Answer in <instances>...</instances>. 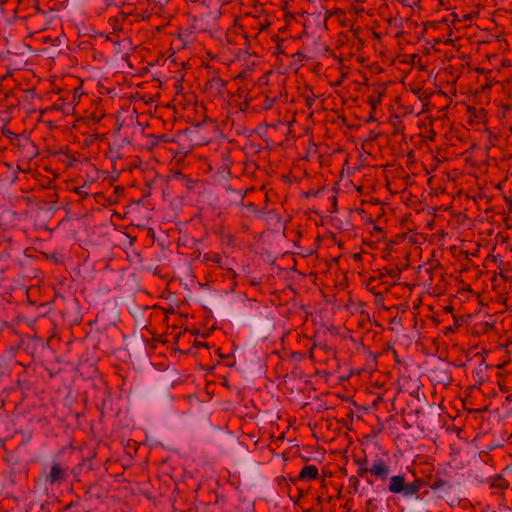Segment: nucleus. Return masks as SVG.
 I'll use <instances>...</instances> for the list:
<instances>
[{
  "label": "nucleus",
  "mask_w": 512,
  "mask_h": 512,
  "mask_svg": "<svg viewBox=\"0 0 512 512\" xmlns=\"http://www.w3.org/2000/svg\"><path fill=\"white\" fill-rule=\"evenodd\" d=\"M86 188V184H84L83 186L81 187H78L75 189V193L78 194L79 196H81L82 198L88 196V192L85 190Z\"/></svg>",
  "instance_id": "nucleus-12"
},
{
  "label": "nucleus",
  "mask_w": 512,
  "mask_h": 512,
  "mask_svg": "<svg viewBox=\"0 0 512 512\" xmlns=\"http://www.w3.org/2000/svg\"><path fill=\"white\" fill-rule=\"evenodd\" d=\"M384 95V91L379 93V99L377 101H371V105L375 106L376 104L380 103L381 97Z\"/></svg>",
  "instance_id": "nucleus-17"
},
{
  "label": "nucleus",
  "mask_w": 512,
  "mask_h": 512,
  "mask_svg": "<svg viewBox=\"0 0 512 512\" xmlns=\"http://www.w3.org/2000/svg\"><path fill=\"white\" fill-rule=\"evenodd\" d=\"M213 82L215 83V85H217L220 88L225 87L227 85V81H225L219 77L213 79Z\"/></svg>",
  "instance_id": "nucleus-15"
},
{
  "label": "nucleus",
  "mask_w": 512,
  "mask_h": 512,
  "mask_svg": "<svg viewBox=\"0 0 512 512\" xmlns=\"http://www.w3.org/2000/svg\"><path fill=\"white\" fill-rule=\"evenodd\" d=\"M83 470H86V471L92 470V463H91L90 459H83L79 464H77L72 469V474L76 481H79V476L81 475Z\"/></svg>",
  "instance_id": "nucleus-6"
},
{
  "label": "nucleus",
  "mask_w": 512,
  "mask_h": 512,
  "mask_svg": "<svg viewBox=\"0 0 512 512\" xmlns=\"http://www.w3.org/2000/svg\"><path fill=\"white\" fill-rule=\"evenodd\" d=\"M428 487L434 491L444 490L447 487H450V484L441 478H436L431 482L427 483Z\"/></svg>",
  "instance_id": "nucleus-8"
},
{
  "label": "nucleus",
  "mask_w": 512,
  "mask_h": 512,
  "mask_svg": "<svg viewBox=\"0 0 512 512\" xmlns=\"http://www.w3.org/2000/svg\"><path fill=\"white\" fill-rule=\"evenodd\" d=\"M354 259H355V260H360V259H361V254L356 253V254L354 255Z\"/></svg>",
  "instance_id": "nucleus-20"
},
{
  "label": "nucleus",
  "mask_w": 512,
  "mask_h": 512,
  "mask_svg": "<svg viewBox=\"0 0 512 512\" xmlns=\"http://www.w3.org/2000/svg\"><path fill=\"white\" fill-rule=\"evenodd\" d=\"M198 346H200V347H203V346L207 347V344H205V343H198Z\"/></svg>",
  "instance_id": "nucleus-24"
},
{
  "label": "nucleus",
  "mask_w": 512,
  "mask_h": 512,
  "mask_svg": "<svg viewBox=\"0 0 512 512\" xmlns=\"http://www.w3.org/2000/svg\"><path fill=\"white\" fill-rule=\"evenodd\" d=\"M323 502H324V499L322 497L318 496L316 498L317 506H321L323 504Z\"/></svg>",
  "instance_id": "nucleus-19"
},
{
  "label": "nucleus",
  "mask_w": 512,
  "mask_h": 512,
  "mask_svg": "<svg viewBox=\"0 0 512 512\" xmlns=\"http://www.w3.org/2000/svg\"><path fill=\"white\" fill-rule=\"evenodd\" d=\"M85 500H92L94 498H100L101 492L97 483L90 484L85 491Z\"/></svg>",
  "instance_id": "nucleus-7"
},
{
  "label": "nucleus",
  "mask_w": 512,
  "mask_h": 512,
  "mask_svg": "<svg viewBox=\"0 0 512 512\" xmlns=\"http://www.w3.org/2000/svg\"><path fill=\"white\" fill-rule=\"evenodd\" d=\"M368 472L375 476L377 479L385 481L390 474V468L382 458H377L373 461L370 468L363 466L358 468L357 476L364 477Z\"/></svg>",
  "instance_id": "nucleus-1"
},
{
  "label": "nucleus",
  "mask_w": 512,
  "mask_h": 512,
  "mask_svg": "<svg viewBox=\"0 0 512 512\" xmlns=\"http://www.w3.org/2000/svg\"><path fill=\"white\" fill-rule=\"evenodd\" d=\"M175 178L177 179H180L183 184L188 188V189H192L194 187V181H192L191 179L187 178L184 174H182L181 172H177L175 175H174Z\"/></svg>",
  "instance_id": "nucleus-10"
},
{
  "label": "nucleus",
  "mask_w": 512,
  "mask_h": 512,
  "mask_svg": "<svg viewBox=\"0 0 512 512\" xmlns=\"http://www.w3.org/2000/svg\"><path fill=\"white\" fill-rule=\"evenodd\" d=\"M74 505H75V504H74L73 502H71V503H69V504L66 506V508H65V509H70L71 507H74Z\"/></svg>",
  "instance_id": "nucleus-21"
},
{
  "label": "nucleus",
  "mask_w": 512,
  "mask_h": 512,
  "mask_svg": "<svg viewBox=\"0 0 512 512\" xmlns=\"http://www.w3.org/2000/svg\"><path fill=\"white\" fill-rule=\"evenodd\" d=\"M366 481H367L370 485H372V484H373V481H372L370 478H367V479H366Z\"/></svg>",
  "instance_id": "nucleus-23"
},
{
  "label": "nucleus",
  "mask_w": 512,
  "mask_h": 512,
  "mask_svg": "<svg viewBox=\"0 0 512 512\" xmlns=\"http://www.w3.org/2000/svg\"><path fill=\"white\" fill-rule=\"evenodd\" d=\"M165 137H166V135H161L159 138H160L161 140H164V141H165Z\"/></svg>",
  "instance_id": "nucleus-25"
},
{
  "label": "nucleus",
  "mask_w": 512,
  "mask_h": 512,
  "mask_svg": "<svg viewBox=\"0 0 512 512\" xmlns=\"http://www.w3.org/2000/svg\"><path fill=\"white\" fill-rule=\"evenodd\" d=\"M425 482L421 478H415L412 482L406 483L402 496L406 499L416 496L419 491L424 487Z\"/></svg>",
  "instance_id": "nucleus-4"
},
{
  "label": "nucleus",
  "mask_w": 512,
  "mask_h": 512,
  "mask_svg": "<svg viewBox=\"0 0 512 512\" xmlns=\"http://www.w3.org/2000/svg\"><path fill=\"white\" fill-rule=\"evenodd\" d=\"M354 462L358 466V468H360L363 466H367L368 459H367V457L358 458V459H355Z\"/></svg>",
  "instance_id": "nucleus-13"
},
{
  "label": "nucleus",
  "mask_w": 512,
  "mask_h": 512,
  "mask_svg": "<svg viewBox=\"0 0 512 512\" xmlns=\"http://www.w3.org/2000/svg\"><path fill=\"white\" fill-rule=\"evenodd\" d=\"M401 272L399 268H392L387 270V275L393 280H398L401 277Z\"/></svg>",
  "instance_id": "nucleus-11"
},
{
  "label": "nucleus",
  "mask_w": 512,
  "mask_h": 512,
  "mask_svg": "<svg viewBox=\"0 0 512 512\" xmlns=\"http://www.w3.org/2000/svg\"><path fill=\"white\" fill-rule=\"evenodd\" d=\"M314 101H315L314 98H308L307 101H306V105L308 107H312Z\"/></svg>",
  "instance_id": "nucleus-18"
},
{
  "label": "nucleus",
  "mask_w": 512,
  "mask_h": 512,
  "mask_svg": "<svg viewBox=\"0 0 512 512\" xmlns=\"http://www.w3.org/2000/svg\"><path fill=\"white\" fill-rule=\"evenodd\" d=\"M317 477L318 468L315 465H305L298 475V480H314Z\"/></svg>",
  "instance_id": "nucleus-5"
},
{
  "label": "nucleus",
  "mask_w": 512,
  "mask_h": 512,
  "mask_svg": "<svg viewBox=\"0 0 512 512\" xmlns=\"http://www.w3.org/2000/svg\"><path fill=\"white\" fill-rule=\"evenodd\" d=\"M492 487H498L500 489H503L506 487L505 485V480L503 478H499L497 481H495L493 484H492Z\"/></svg>",
  "instance_id": "nucleus-14"
},
{
  "label": "nucleus",
  "mask_w": 512,
  "mask_h": 512,
  "mask_svg": "<svg viewBox=\"0 0 512 512\" xmlns=\"http://www.w3.org/2000/svg\"><path fill=\"white\" fill-rule=\"evenodd\" d=\"M273 103H274V99H270V98L267 97L265 99L264 108L265 109H270L272 107Z\"/></svg>",
  "instance_id": "nucleus-16"
},
{
  "label": "nucleus",
  "mask_w": 512,
  "mask_h": 512,
  "mask_svg": "<svg viewBox=\"0 0 512 512\" xmlns=\"http://www.w3.org/2000/svg\"><path fill=\"white\" fill-rule=\"evenodd\" d=\"M336 205H337L336 197L334 196V197H333V206H334V207H336Z\"/></svg>",
  "instance_id": "nucleus-22"
},
{
  "label": "nucleus",
  "mask_w": 512,
  "mask_h": 512,
  "mask_svg": "<svg viewBox=\"0 0 512 512\" xmlns=\"http://www.w3.org/2000/svg\"><path fill=\"white\" fill-rule=\"evenodd\" d=\"M44 476L45 483L50 486H54L56 484H61L65 482L68 478L67 468L63 467L60 463L54 462L49 469V472H42Z\"/></svg>",
  "instance_id": "nucleus-2"
},
{
  "label": "nucleus",
  "mask_w": 512,
  "mask_h": 512,
  "mask_svg": "<svg viewBox=\"0 0 512 512\" xmlns=\"http://www.w3.org/2000/svg\"><path fill=\"white\" fill-rule=\"evenodd\" d=\"M349 482V492H357L358 491V488H359V485H360V480H359V477L358 476H351L348 480Z\"/></svg>",
  "instance_id": "nucleus-9"
},
{
  "label": "nucleus",
  "mask_w": 512,
  "mask_h": 512,
  "mask_svg": "<svg viewBox=\"0 0 512 512\" xmlns=\"http://www.w3.org/2000/svg\"><path fill=\"white\" fill-rule=\"evenodd\" d=\"M406 479L404 475H395L390 477L389 479V485L388 490L389 492L393 494H403L405 486H406Z\"/></svg>",
  "instance_id": "nucleus-3"
}]
</instances>
